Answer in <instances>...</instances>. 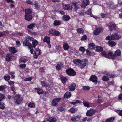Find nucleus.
I'll return each mask as SVG.
<instances>
[{"label": "nucleus", "instance_id": "27", "mask_svg": "<svg viewBox=\"0 0 122 122\" xmlns=\"http://www.w3.org/2000/svg\"><path fill=\"white\" fill-rule=\"evenodd\" d=\"M61 24V21L60 20H56L54 22L53 25L55 26H59Z\"/></svg>", "mask_w": 122, "mask_h": 122}, {"label": "nucleus", "instance_id": "41", "mask_svg": "<svg viewBox=\"0 0 122 122\" xmlns=\"http://www.w3.org/2000/svg\"><path fill=\"white\" fill-rule=\"evenodd\" d=\"M27 61V59L25 58H20L19 59V61L21 63H25Z\"/></svg>", "mask_w": 122, "mask_h": 122}, {"label": "nucleus", "instance_id": "19", "mask_svg": "<svg viewBox=\"0 0 122 122\" xmlns=\"http://www.w3.org/2000/svg\"><path fill=\"white\" fill-rule=\"evenodd\" d=\"M8 49L10 52L13 54L16 53L17 51V50L14 47H9Z\"/></svg>", "mask_w": 122, "mask_h": 122}, {"label": "nucleus", "instance_id": "1", "mask_svg": "<svg viewBox=\"0 0 122 122\" xmlns=\"http://www.w3.org/2000/svg\"><path fill=\"white\" fill-rule=\"evenodd\" d=\"M38 42L36 39L30 36H27L23 42V46L27 47L29 49H30L31 54H32L34 51L33 48H35L38 45Z\"/></svg>", "mask_w": 122, "mask_h": 122}, {"label": "nucleus", "instance_id": "49", "mask_svg": "<svg viewBox=\"0 0 122 122\" xmlns=\"http://www.w3.org/2000/svg\"><path fill=\"white\" fill-rule=\"evenodd\" d=\"M10 78V77L9 76L5 75L4 77V79L6 81H9Z\"/></svg>", "mask_w": 122, "mask_h": 122}, {"label": "nucleus", "instance_id": "35", "mask_svg": "<svg viewBox=\"0 0 122 122\" xmlns=\"http://www.w3.org/2000/svg\"><path fill=\"white\" fill-rule=\"evenodd\" d=\"M64 20L65 21H68L70 19V16L68 15H64L63 16Z\"/></svg>", "mask_w": 122, "mask_h": 122}, {"label": "nucleus", "instance_id": "5", "mask_svg": "<svg viewBox=\"0 0 122 122\" xmlns=\"http://www.w3.org/2000/svg\"><path fill=\"white\" fill-rule=\"evenodd\" d=\"M15 59V56H13L10 53L7 54L6 55L5 60L7 62H10Z\"/></svg>", "mask_w": 122, "mask_h": 122}, {"label": "nucleus", "instance_id": "32", "mask_svg": "<svg viewBox=\"0 0 122 122\" xmlns=\"http://www.w3.org/2000/svg\"><path fill=\"white\" fill-rule=\"evenodd\" d=\"M77 32L79 34H84V31L82 28H79L76 30Z\"/></svg>", "mask_w": 122, "mask_h": 122}, {"label": "nucleus", "instance_id": "43", "mask_svg": "<svg viewBox=\"0 0 122 122\" xmlns=\"http://www.w3.org/2000/svg\"><path fill=\"white\" fill-rule=\"evenodd\" d=\"M5 97L4 95L2 93H0V102H1L3 99H4Z\"/></svg>", "mask_w": 122, "mask_h": 122}, {"label": "nucleus", "instance_id": "63", "mask_svg": "<svg viewBox=\"0 0 122 122\" xmlns=\"http://www.w3.org/2000/svg\"><path fill=\"white\" fill-rule=\"evenodd\" d=\"M106 40H112L111 39V36H108L106 37L105 38Z\"/></svg>", "mask_w": 122, "mask_h": 122}, {"label": "nucleus", "instance_id": "55", "mask_svg": "<svg viewBox=\"0 0 122 122\" xmlns=\"http://www.w3.org/2000/svg\"><path fill=\"white\" fill-rule=\"evenodd\" d=\"M34 5L35 7V8L36 10H38L40 8V6L38 4L36 3H35L34 4Z\"/></svg>", "mask_w": 122, "mask_h": 122}, {"label": "nucleus", "instance_id": "11", "mask_svg": "<svg viewBox=\"0 0 122 122\" xmlns=\"http://www.w3.org/2000/svg\"><path fill=\"white\" fill-rule=\"evenodd\" d=\"M97 77L95 75H91L89 78L90 81H92L93 82L97 84Z\"/></svg>", "mask_w": 122, "mask_h": 122}, {"label": "nucleus", "instance_id": "62", "mask_svg": "<svg viewBox=\"0 0 122 122\" xmlns=\"http://www.w3.org/2000/svg\"><path fill=\"white\" fill-rule=\"evenodd\" d=\"M76 104L77 103H79L81 104L82 103V101L79 100H76L75 101Z\"/></svg>", "mask_w": 122, "mask_h": 122}, {"label": "nucleus", "instance_id": "6", "mask_svg": "<svg viewBox=\"0 0 122 122\" xmlns=\"http://www.w3.org/2000/svg\"><path fill=\"white\" fill-rule=\"evenodd\" d=\"M62 7L65 10H71L72 9L71 5L70 4H62Z\"/></svg>", "mask_w": 122, "mask_h": 122}, {"label": "nucleus", "instance_id": "58", "mask_svg": "<svg viewBox=\"0 0 122 122\" xmlns=\"http://www.w3.org/2000/svg\"><path fill=\"white\" fill-rule=\"evenodd\" d=\"M9 85L11 86L12 85H13L14 84V81H8Z\"/></svg>", "mask_w": 122, "mask_h": 122}, {"label": "nucleus", "instance_id": "36", "mask_svg": "<svg viewBox=\"0 0 122 122\" xmlns=\"http://www.w3.org/2000/svg\"><path fill=\"white\" fill-rule=\"evenodd\" d=\"M28 107L32 108H34L35 107V103H34L31 102L28 104Z\"/></svg>", "mask_w": 122, "mask_h": 122}, {"label": "nucleus", "instance_id": "56", "mask_svg": "<svg viewBox=\"0 0 122 122\" xmlns=\"http://www.w3.org/2000/svg\"><path fill=\"white\" fill-rule=\"evenodd\" d=\"M56 68L58 70H60L61 69V66L60 64H58L56 65Z\"/></svg>", "mask_w": 122, "mask_h": 122}, {"label": "nucleus", "instance_id": "22", "mask_svg": "<svg viewBox=\"0 0 122 122\" xmlns=\"http://www.w3.org/2000/svg\"><path fill=\"white\" fill-rule=\"evenodd\" d=\"M50 38L48 36H45L43 39V41L44 42H46L47 44H49L50 43Z\"/></svg>", "mask_w": 122, "mask_h": 122}, {"label": "nucleus", "instance_id": "50", "mask_svg": "<svg viewBox=\"0 0 122 122\" xmlns=\"http://www.w3.org/2000/svg\"><path fill=\"white\" fill-rule=\"evenodd\" d=\"M19 67L23 69L26 67V65L25 64H20L19 65Z\"/></svg>", "mask_w": 122, "mask_h": 122}, {"label": "nucleus", "instance_id": "31", "mask_svg": "<svg viewBox=\"0 0 122 122\" xmlns=\"http://www.w3.org/2000/svg\"><path fill=\"white\" fill-rule=\"evenodd\" d=\"M115 118V117H111L106 119L105 121V122H113Z\"/></svg>", "mask_w": 122, "mask_h": 122}, {"label": "nucleus", "instance_id": "14", "mask_svg": "<svg viewBox=\"0 0 122 122\" xmlns=\"http://www.w3.org/2000/svg\"><path fill=\"white\" fill-rule=\"evenodd\" d=\"M108 27L109 31L112 32L113 30H116L117 26L116 24L115 23H113L109 25Z\"/></svg>", "mask_w": 122, "mask_h": 122}, {"label": "nucleus", "instance_id": "46", "mask_svg": "<svg viewBox=\"0 0 122 122\" xmlns=\"http://www.w3.org/2000/svg\"><path fill=\"white\" fill-rule=\"evenodd\" d=\"M90 88L89 87L87 86H84L82 87V89L84 90H89Z\"/></svg>", "mask_w": 122, "mask_h": 122}, {"label": "nucleus", "instance_id": "17", "mask_svg": "<svg viewBox=\"0 0 122 122\" xmlns=\"http://www.w3.org/2000/svg\"><path fill=\"white\" fill-rule=\"evenodd\" d=\"M76 86V84L74 83L72 84L70 86L68 87L69 90L70 91H73L75 89Z\"/></svg>", "mask_w": 122, "mask_h": 122}, {"label": "nucleus", "instance_id": "48", "mask_svg": "<svg viewBox=\"0 0 122 122\" xmlns=\"http://www.w3.org/2000/svg\"><path fill=\"white\" fill-rule=\"evenodd\" d=\"M6 87L5 85H2L0 86V91H3L5 90V89Z\"/></svg>", "mask_w": 122, "mask_h": 122}, {"label": "nucleus", "instance_id": "13", "mask_svg": "<svg viewBox=\"0 0 122 122\" xmlns=\"http://www.w3.org/2000/svg\"><path fill=\"white\" fill-rule=\"evenodd\" d=\"M34 90L36 91L37 93L39 94H42L46 95V92H44L41 88H35Z\"/></svg>", "mask_w": 122, "mask_h": 122}, {"label": "nucleus", "instance_id": "21", "mask_svg": "<svg viewBox=\"0 0 122 122\" xmlns=\"http://www.w3.org/2000/svg\"><path fill=\"white\" fill-rule=\"evenodd\" d=\"M95 47V44L93 43H91L89 44L88 48L89 50H94Z\"/></svg>", "mask_w": 122, "mask_h": 122}, {"label": "nucleus", "instance_id": "59", "mask_svg": "<svg viewBox=\"0 0 122 122\" xmlns=\"http://www.w3.org/2000/svg\"><path fill=\"white\" fill-rule=\"evenodd\" d=\"M26 3L30 5H32L33 4V2L30 0L26 1Z\"/></svg>", "mask_w": 122, "mask_h": 122}, {"label": "nucleus", "instance_id": "8", "mask_svg": "<svg viewBox=\"0 0 122 122\" xmlns=\"http://www.w3.org/2000/svg\"><path fill=\"white\" fill-rule=\"evenodd\" d=\"M102 55L108 59H111V56H112V52H110L108 53L107 54H106L105 51H102L101 52Z\"/></svg>", "mask_w": 122, "mask_h": 122}, {"label": "nucleus", "instance_id": "12", "mask_svg": "<svg viewBox=\"0 0 122 122\" xmlns=\"http://www.w3.org/2000/svg\"><path fill=\"white\" fill-rule=\"evenodd\" d=\"M121 38V36L117 33H115L111 35V38L112 40H118Z\"/></svg>", "mask_w": 122, "mask_h": 122}, {"label": "nucleus", "instance_id": "7", "mask_svg": "<svg viewBox=\"0 0 122 122\" xmlns=\"http://www.w3.org/2000/svg\"><path fill=\"white\" fill-rule=\"evenodd\" d=\"M121 51L119 49H117L115 51L114 54L112 53V56H111V59H114L115 58V57L119 56L121 55Z\"/></svg>", "mask_w": 122, "mask_h": 122}, {"label": "nucleus", "instance_id": "25", "mask_svg": "<svg viewBox=\"0 0 122 122\" xmlns=\"http://www.w3.org/2000/svg\"><path fill=\"white\" fill-rule=\"evenodd\" d=\"M70 46L66 42L64 43L63 44V48L65 50H67L69 48Z\"/></svg>", "mask_w": 122, "mask_h": 122}, {"label": "nucleus", "instance_id": "18", "mask_svg": "<svg viewBox=\"0 0 122 122\" xmlns=\"http://www.w3.org/2000/svg\"><path fill=\"white\" fill-rule=\"evenodd\" d=\"M59 77L61 81L63 83L65 84L66 83L67 80V78L66 77L62 75H60Z\"/></svg>", "mask_w": 122, "mask_h": 122}, {"label": "nucleus", "instance_id": "3", "mask_svg": "<svg viewBox=\"0 0 122 122\" xmlns=\"http://www.w3.org/2000/svg\"><path fill=\"white\" fill-rule=\"evenodd\" d=\"M23 98L20 96V95L16 94L14 98V102L15 104L17 105L20 104L23 100Z\"/></svg>", "mask_w": 122, "mask_h": 122}, {"label": "nucleus", "instance_id": "4", "mask_svg": "<svg viewBox=\"0 0 122 122\" xmlns=\"http://www.w3.org/2000/svg\"><path fill=\"white\" fill-rule=\"evenodd\" d=\"M66 72L68 76H74L76 73L74 70L71 68H68L66 70Z\"/></svg>", "mask_w": 122, "mask_h": 122}, {"label": "nucleus", "instance_id": "39", "mask_svg": "<svg viewBox=\"0 0 122 122\" xmlns=\"http://www.w3.org/2000/svg\"><path fill=\"white\" fill-rule=\"evenodd\" d=\"M83 103L85 106L87 107H90L89 103L88 102L84 101L83 102Z\"/></svg>", "mask_w": 122, "mask_h": 122}, {"label": "nucleus", "instance_id": "51", "mask_svg": "<svg viewBox=\"0 0 122 122\" xmlns=\"http://www.w3.org/2000/svg\"><path fill=\"white\" fill-rule=\"evenodd\" d=\"M54 32V35H55V36H58L60 34V32L56 30Z\"/></svg>", "mask_w": 122, "mask_h": 122}, {"label": "nucleus", "instance_id": "54", "mask_svg": "<svg viewBox=\"0 0 122 122\" xmlns=\"http://www.w3.org/2000/svg\"><path fill=\"white\" fill-rule=\"evenodd\" d=\"M16 44L17 46L18 47H19L20 46L21 43L19 41H16Z\"/></svg>", "mask_w": 122, "mask_h": 122}, {"label": "nucleus", "instance_id": "52", "mask_svg": "<svg viewBox=\"0 0 122 122\" xmlns=\"http://www.w3.org/2000/svg\"><path fill=\"white\" fill-rule=\"evenodd\" d=\"M87 36L85 35H84L82 36L81 38V40L82 41L86 40L87 39Z\"/></svg>", "mask_w": 122, "mask_h": 122}, {"label": "nucleus", "instance_id": "24", "mask_svg": "<svg viewBox=\"0 0 122 122\" xmlns=\"http://www.w3.org/2000/svg\"><path fill=\"white\" fill-rule=\"evenodd\" d=\"M36 26V24L32 23L29 24L27 26V28L29 29H33L35 28Z\"/></svg>", "mask_w": 122, "mask_h": 122}, {"label": "nucleus", "instance_id": "47", "mask_svg": "<svg viewBox=\"0 0 122 122\" xmlns=\"http://www.w3.org/2000/svg\"><path fill=\"white\" fill-rule=\"evenodd\" d=\"M79 50L82 53H83L86 51L84 47H80L79 49Z\"/></svg>", "mask_w": 122, "mask_h": 122}, {"label": "nucleus", "instance_id": "33", "mask_svg": "<svg viewBox=\"0 0 122 122\" xmlns=\"http://www.w3.org/2000/svg\"><path fill=\"white\" fill-rule=\"evenodd\" d=\"M15 36L17 37L20 36H22L24 35V33H21L20 32H17V33H15Z\"/></svg>", "mask_w": 122, "mask_h": 122}, {"label": "nucleus", "instance_id": "53", "mask_svg": "<svg viewBox=\"0 0 122 122\" xmlns=\"http://www.w3.org/2000/svg\"><path fill=\"white\" fill-rule=\"evenodd\" d=\"M32 78L31 77H29L28 78H26L24 79V81H30L32 80Z\"/></svg>", "mask_w": 122, "mask_h": 122}, {"label": "nucleus", "instance_id": "30", "mask_svg": "<svg viewBox=\"0 0 122 122\" xmlns=\"http://www.w3.org/2000/svg\"><path fill=\"white\" fill-rule=\"evenodd\" d=\"M73 62L75 64H81V61L79 59H75L73 61Z\"/></svg>", "mask_w": 122, "mask_h": 122}, {"label": "nucleus", "instance_id": "61", "mask_svg": "<svg viewBox=\"0 0 122 122\" xmlns=\"http://www.w3.org/2000/svg\"><path fill=\"white\" fill-rule=\"evenodd\" d=\"M57 109L60 111L62 112L64 110V109L62 107H60L58 108Z\"/></svg>", "mask_w": 122, "mask_h": 122}, {"label": "nucleus", "instance_id": "23", "mask_svg": "<svg viewBox=\"0 0 122 122\" xmlns=\"http://www.w3.org/2000/svg\"><path fill=\"white\" fill-rule=\"evenodd\" d=\"M71 96V93L69 92H67L64 94L63 98L68 99L70 98Z\"/></svg>", "mask_w": 122, "mask_h": 122}, {"label": "nucleus", "instance_id": "57", "mask_svg": "<svg viewBox=\"0 0 122 122\" xmlns=\"http://www.w3.org/2000/svg\"><path fill=\"white\" fill-rule=\"evenodd\" d=\"M101 17L102 18H104L107 16V15L106 14L102 13L101 14Z\"/></svg>", "mask_w": 122, "mask_h": 122}, {"label": "nucleus", "instance_id": "42", "mask_svg": "<svg viewBox=\"0 0 122 122\" xmlns=\"http://www.w3.org/2000/svg\"><path fill=\"white\" fill-rule=\"evenodd\" d=\"M56 29H54L53 28L51 29L49 31V32L50 34L52 35H54V32H55V31Z\"/></svg>", "mask_w": 122, "mask_h": 122}, {"label": "nucleus", "instance_id": "64", "mask_svg": "<svg viewBox=\"0 0 122 122\" xmlns=\"http://www.w3.org/2000/svg\"><path fill=\"white\" fill-rule=\"evenodd\" d=\"M118 98L120 100H122V93L120 94L119 95Z\"/></svg>", "mask_w": 122, "mask_h": 122}, {"label": "nucleus", "instance_id": "28", "mask_svg": "<svg viewBox=\"0 0 122 122\" xmlns=\"http://www.w3.org/2000/svg\"><path fill=\"white\" fill-rule=\"evenodd\" d=\"M107 44L109 46L111 47H112L116 45V43L113 41H109L108 42Z\"/></svg>", "mask_w": 122, "mask_h": 122}, {"label": "nucleus", "instance_id": "10", "mask_svg": "<svg viewBox=\"0 0 122 122\" xmlns=\"http://www.w3.org/2000/svg\"><path fill=\"white\" fill-rule=\"evenodd\" d=\"M103 28L102 27H98L96 28L94 31V34L95 35H97L99 34L102 31Z\"/></svg>", "mask_w": 122, "mask_h": 122}, {"label": "nucleus", "instance_id": "20", "mask_svg": "<svg viewBox=\"0 0 122 122\" xmlns=\"http://www.w3.org/2000/svg\"><path fill=\"white\" fill-rule=\"evenodd\" d=\"M56 120V119L53 116L50 117L46 119V120L49 122H55Z\"/></svg>", "mask_w": 122, "mask_h": 122}, {"label": "nucleus", "instance_id": "44", "mask_svg": "<svg viewBox=\"0 0 122 122\" xmlns=\"http://www.w3.org/2000/svg\"><path fill=\"white\" fill-rule=\"evenodd\" d=\"M106 75L108 77V78H113L114 77V75L112 74H110L109 73H107L106 74Z\"/></svg>", "mask_w": 122, "mask_h": 122}, {"label": "nucleus", "instance_id": "45", "mask_svg": "<svg viewBox=\"0 0 122 122\" xmlns=\"http://www.w3.org/2000/svg\"><path fill=\"white\" fill-rule=\"evenodd\" d=\"M89 50L88 48L86 50V54L87 55L89 56H92V53L91 51H90Z\"/></svg>", "mask_w": 122, "mask_h": 122}, {"label": "nucleus", "instance_id": "9", "mask_svg": "<svg viewBox=\"0 0 122 122\" xmlns=\"http://www.w3.org/2000/svg\"><path fill=\"white\" fill-rule=\"evenodd\" d=\"M61 99L60 98H55L53 99L52 102V105L54 106H56L58 104L59 101Z\"/></svg>", "mask_w": 122, "mask_h": 122}, {"label": "nucleus", "instance_id": "37", "mask_svg": "<svg viewBox=\"0 0 122 122\" xmlns=\"http://www.w3.org/2000/svg\"><path fill=\"white\" fill-rule=\"evenodd\" d=\"M102 79L103 81L106 82L108 81L109 79L107 76L104 75L102 78Z\"/></svg>", "mask_w": 122, "mask_h": 122}, {"label": "nucleus", "instance_id": "15", "mask_svg": "<svg viewBox=\"0 0 122 122\" xmlns=\"http://www.w3.org/2000/svg\"><path fill=\"white\" fill-rule=\"evenodd\" d=\"M88 0H83L82 4L81 5V7L85 8L89 3Z\"/></svg>", "mask_w": 122, "mask_h": 122}, {"label": "nucleus", "instance_id": "34", "mask_svg": "<svg viewBox=\"0 0 122 122\" xmlns=\"http://www.w3.org/2000/svg\"><path fill=\"white\" fill-rule=\"evenodd\" d=\"M41 51L39 49H36L34 54L40 55L41 53Z\"/></svg>", "mask_w": 122, "mask_h": 122}, {"label": "nucleus", "instance_id": "60", "mask_svg": "<svg viewBox=\"0 0 122 122\" xmlns=\"http://www.w3.org/2000/svg\"><path fill=\"white\" fill-rule=\"evenodd\" d=\"M71 120L73 122H75L76 121L74 116L71 117Z\"/></svg>", "mask_w": 122, "mask_h": 122}, {"label": "nucleus", "instance_id": "40", "mask_svg": "<svg viewBox=\"0 0 122 122\" xmlns=\"http://www.w3.org/2000/svg\"><path fill=\"white\" fill-rule=\"evenodd\" d=\"M5 104L3 102H0V109H4L5 108Z\"/></svg>", "mask_w": 122, "mask_h": 122}, {"label": "nucleus", "instance_id": "26", "mask_svg": "<svg viewBox=\"0 0 122 122\" xmlns=\"http://www.w3.org/2000/svg\"><path fill=\"white\" fill-rule=\"evenodd\" d=\"M103 50V48L98 46H97L96 47V51L99 52L102 51Z\"/></svg>", "mask_w": 122, "mask_h": 122}, {"label": "nucleus", "instance_id": "2", "mask_svg": "<svg viewBox=\"0 0 122 122\" xmlns=\"http://www.w3.org/2000/svg\"><path fill=\"white\" fill-rule=\"evenodd\" d=\"M25 19L27 21L31 20L33 18L31 10L30 8L25 9Z\"/></svg>", "mask_w": 122, "mask_h": 122}, {"label": "nucleus", "instance_id": "29", "mask_svg": "<svg viewBox=\"0 0 122 122\" xmlns=\"http://www.w3.org/2000/svg\"><path fill=\"white\" fill-rule=\"evenodd\" d=\"M77 110V109L76 108H71L69 111L71 113H74L76 112Z\"/></svg>", "mask_w": 122, "mask_h": 122}, {"label": "nucleus", "instance_id": "38", "mask_svg": "<svg viewBox=\"0 0 122 122\" xmlns=\"http://www.w3.org/2000/svg\"><path fill=\"white\" fill-rule=\"evenodd\" d=\"M41 83L43 87H47V84L44 81H41Z\"/></svg>", "mask_w": 122, "mask_h": 122}, {"label": "nucleus", "instance_id": "16", "mask_svg": "<svg viewBox=\"0 0 122 122\" xmlns=\"http://www.w3.org/2000/svg\"><path fill=\"white\" fill-rule=\"evenodd\" d=\"M95 113V110L93 109H90L86 113V115L87 116H92Z\"/></svg>", "mask_w": 122, "mask_h": 122}]
</instances>
